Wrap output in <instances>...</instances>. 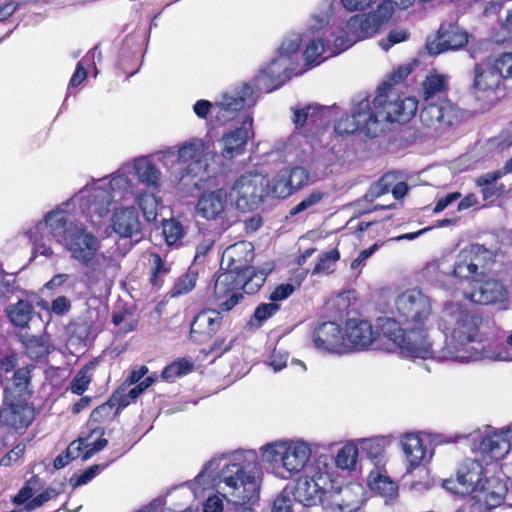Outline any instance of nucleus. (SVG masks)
Instances as JSON below:
<instances>
[{
    "mask_svg": "<svg viewBox=\"0 0 512 512\" xmlns=\"http://www.w3.org/2000/svg\"><path fill=\"white\" fill-rule=\"evenodd\" d=\"M502 80L492 64L478 63L474 66L473 90L480 109L488 110L499 100L497 91Z\"/></svg>",
    "mask_w": 512,
    "mask_h": 512,
    "instance_id": "obj_12",
    "label": "nucleus"
},
{
    "mask_svg": "<svg viewBox=\"0 0 512 512\" xmlns=\"http://www.w3.org/2000/svg\"><path fill=\"white\" fill-rule=\"evenodd\" d=\"M271 269H256L245 267L240 271L227 270L217 274L214 288L213 300L219 303L224 312L232 311L244 299V293L255 294L264 285Z\"/></svg>",
    "mask_w": 512,
    "mask_h": 512,
    "instance_id": "obj_6",
    "label": "nucleus"
},
{
    "mask_svg": "<svg viewBox=\"0 0 512 512\" xmlns=\"http://www.w3.org/2000/svg\"><path fill=\"white\" fill-rule=\"evenodd\" d=\"M178 161L188 163L184 169L182 179L185 176H198L202 169V161L200 160V146L196 143H186L178 150Z\"/></svg>",
    "mask_w": 512,
    "mask_h": 512,
    "instance_id": "obj_33",
    "label": "nucleus"
},
{
    "mask_svg": "<svg viewBox=\"0 0 512 512\" xmlns=\"http://www.w3.org/2000/svg\"><path fill=\"white\" fill-rule=\"evenodd\" d=\"M251 460L237 455L220 471V483L224 484L223 496L235 506H244L259 495V478L261 469L255 453H250Z\"/></svg>",
    "mask_w": 512,
    "mask_h": 512,
    "instance_id": "obj_4",
    "label": "nucleus"
},
{
    "mask_svg": "<svg viewBox=\"0 0 512 512\" xmlns=\"http://www.w3.org/2000/svg\"><path fill=\"white\" fill-rule=\"evenodd\" d=\"M412 66L410 64H404L398 66L388 77L381 86L377 88V93H386L388 90H396L395 86L402 83L411 74Z\"/></svg>",
    "mask_w": 512,
    "mask_h": 512,
    "instance_id": "obj_49",
    "label": "nucleus"
},
{
    "mask_svg": "<svg viewBox=\"0 0 512 512\" xmlns=\"http://www.w3.org/2000/svg\"><path fill=\"white\" fill-rule=\"evenodd\" d=\"M149 264V283L153 289L159 290L164 284V278L170 273L171 266L156 252L150 253Z\"/></svg>",
    "mask_w": 512,
    "mask_h": 512,
    "instance_id": "obj_37",
    "label": "nucleus"
},
{
    "mask_svg": "<svg viewBox=\"0 0 512 512\" xmlns=\"http://www.w3.org/2000/svg\"><path fill=\"white\" fill-rule=\"evenodd\" d=\"M501 80L512 78V53H503L492 64Z\"/></svg>",
    "mask_w": 512,
    "mask_h": 512,
    "instance_id": "obj_60",
    "label": "nucleus"
},
{
    "mask_svg": "<svg viewBox=\"0 0 512 512\" xmlns=\"http://www.w3.org/2000/svg\"><path fill=\"white\" fill-rule=\"evenodd\" d=\"M100 358H93L86 363L82 368L75 374L69 383L68 390L75 395L82 396L89 388L90 383L93 380V374L98 367Z\"/></svg>",
    "mask_w": 512,
    "mask_h": 512,
    "instance_id": "obj_34",
    "label": "nucleus"
},
{
    "mask_svg": "<svg viewBox=\"0 0 512 512\" xmlns=\"http://www.w3.org/2000/svg\"><path fill=\"white\" fill-rule=\"evenodd\" d=\"M478 291L471 293V300L488 305L508 300L509 294L504 284L496 279L482 280Z\"/></svg>",
    "mask_w": 512,
    "mask_h": 512,
    "instance_id": "obj_28",
    "label": "nucleus"
},
{
    "mask_svg": "<svg viewBox=\"0 0 512 512\" xmlns=\"http://www.w3.org/2000/svg\"><path fill=\"white\" fill-rule=\"evenodd\" d=\"M15 399L0 410V423L15 430L27 428L34 419L33 408L27 399Z\"/></svg>",
    "mask_w": 512,
    "mask_h": 512,
    "instance_id": "obj_21",
    "label": "nucleus"
},
{
    "mask_svg": "<svg viewBox=\"0 0 512 512\" xmlns=\"http://www.w3.org/2000/svg\"><path fill=\"white\" fill-rule=\"evenodd\" d=\"M442 323L449 332L443 347L445 358L458 362L482 358L484 345L478 340L480 317L460 305H451L445 309Z\"/></svg>",
    "mask_w": 512,
    "mask_h": 512,
    "instance_id": "obj_2",
    "label": "nucleus"
},
{
    "mask_svg": "<svg viewBox=\"0 0 512 512\" xmlns=\"http://www.w3.org/2000/svg\"><path fill=\"white\" fill-rule=\"evenodd\" d=\"M483 468L478 461L466 459L457 470V481L466 493H476L483 480Z\"/></svg>",
    "mask_w": 512,
    "mask_h": 512,
    "instance_id": "obj_30",
    "label": "nucleus"
},
{
    "mask_svg": "<svg viewBox=\"0 0 512 512\" xmlns=\"http://www.w3.org/2000/svg\"><path fill=\"white\" fill-rule=\"evenodd\" d=\"M138 397L139 396L137 395L134 388H131L128 392H126V388L122 384L111 394V401L115 402L117 405L116 413H119L131 403L135 402Z\"/></svg>",
    "mask_w": 512,
    "mask_h": 512,
    "instance_id": "obj_53",
    "label": "nucleus"
},
{
    "mask_svg": "<svg viewBox=\"0 0 512 512\" xmlns=\"http://www.w3.org/2000/svg\"><path fill=\"white\" fill-rule=\"evenodd\" d=\"M506 492L507 487L502 480L497 477H485L479 485V490L475 494L476 497L487 506L497 507L504 501Z\"/></svg>",
    "mask_w": 512,
    "mask_h": 512,
    "instance_id": "obj_29",
    "label": "nucleus"
},
{
    "mask_svg": "<svg viewBox=\"0 0 512 512\" xmlns=\"http://www.w3.org/2000/svg\"><path fill=\"white\" fill-rule=\"evenodd\" d=\"M374 340L375 333L369 321L357 319L347 320L344 333V344L347 346V353L354 350L366 349Z\"/></svg>",
    "mask_w": 512,
    "mask_h": 512,
    "instance_id": "obj_22",
    "label": "nucleus"
},
{
    "mask_svg": "<svg viewBox=\"0 0 512 512\" xmlns=\"http://www.w3.org/2000/svg\"><path fill=\"white\" fill-rule=\"evenodd\" d=\"M490 261V251L478 243L462 248L453 263L446 259L437 260L434 274L437 282L445 289H456L458 285L479 284L486 276L487 265Z\"/></svg>",
    "mask_w": 512,
    "mask_h": 512,
    "instance_id": "obj_3",
    "label": "nucleus"
},
{
    "mask_svg": "<svg viewBox=\"0 0 512 512\" xmlns=\"http://www.w3.org/2000/svg\"><path fill=\"white\" fill-rule=\"evenodd\" d=\"M502 177L495 171L487 172L476 178L475 184L480 189L483 201L487 205L493 204L499 198L510 194L512 186L507 188L503 183L499 182Z\"/></svg>",
    "mask_w": 512,
    "mask_h": 512,
    "instance_id": "obj_26",
    "label": "nucleus"
},
{
    "mask_svg": "<svg viewBox=\"0 0 512 512\" xmlns=\"http://www.w3.org/2000/svg\"><path fill=\"white\" fill-rule=\"evenodd\" d=\"M371 490L377 491L385 497H393L397 494L398 485L389 476L371 471L368 476Z\"/></svg>",
    "mask_w": 512,
    "mask_h": 512,
    "instance_id": "obj_41",
    "label": "nucleus"
},
{
    "mask_svg": "<svg viewBox=\"0 0 512 512\" xmlns=\"http://www.w3.org/2000/svg\"><path fill=\"white\" fill-rule=\"evenodd\" d=\"M113 229L123 238L138 242L142 238V224L135 207L117 210L113 216Z\"/></svg>",
    "mask_w": 512,
    "mask_h": 512,
    "instance_id": "obj_24",
    "label": "nucleus"
},
{
    "mask_svg": "<svg viewBox=\"0 0 512 512\" xmlns=\"http://www.w3.org/2000/svg\"><path fill=\"white\" fill-rule=\"evenodd\" d=\"M409 38V32L405 29L392 30L386 39L380 41L383 50L388 51L393 45L406 41Z\"/></svg>",
    "mask_w": 512,
    "mask_h": 512,
    "instance_id": "obj_62",
    "label": "nucleus"
},
{
    "mask_svg": "<svg viewBox=\"0 0 512 512\" xmlns=\"http://www.w3.org/2000/svg\"><path fill=\"white\" fill-rule=\"evenodd\" d=\"M197 273L188 271L181 275L174 283L171 293L173 296H179L189 293L196 286Z\"/></svg>",
    "mask_w": 512,
    "mask_h": 512,
    "instance_id": "obj_54",
    "label": "nucleus"
},
{
    "mask_svg": "<svg viewBox=\"0 0 512 512\" xmlns=\"http://www.w3.org/2000/svg\"><path fill=\"white\" fill-rule=\"evenodd\" d=\"M500 28L504 34L496 39L497 42L512 39V7L506 9L505 18L500 21Z\"/></svg>",
    "mask_w": 512,
    "mask_h": 512,
    "instance_id": "obj_64",
    "label": "nucleus"
},
{
    "mask_svg": "<svg viewBox=\"0 0 512 512\" xmlns=\"http://www.w3.org/2000/svg\"><path fill=\"white\" fill-rule=\"evenodd\" d=\"M108 464L99 465L94 464L87 468L81 474H73L70 478V483L73 487H79L90 482L100 471L104 470Z\"/></svg>",
    "mask_w": 512,
    "mask_h": 512,
    "instance_id": "obj_59",
    "label": "nucleus"
},
{
    "mask_svg": "<svg viewBox=\"0 0 512 512\" xmlns=\"http://www.w3.org/2000/svg\"><path fill=\"white\" fill-rule=\"evenodd\" d=\"M117 408V405L114 401H111V396L109 399L92 410L89 422L91 423H104L107 420H111L118 413L114 411V408Z\"/></svg>",
    "mask_w": 512,
    "mask_h": 512,
    "instance_id": "obj_50",
    "label": "nucleus"
},
{
    "mask_svg": "<svg viewBox=\"0 0 512 512\" xmlns=\"http://www.w3.org/2000/svg\"><path fill=\"white\" fill-rule=\"evenodd\" d=\"M272 195L276 198H287L294 193L292 187L288 183V178L284 170L280 171L273 179L271 187Z\"/></svg>",
    "mask_w": 512,
    "mask_h": 512,
    "instance_id": "obj_57",
    "label": "nucleus"
},
{
    "mask_svg": "<svg viewBox=\"0 0 512 512\" xmlns=\"http://www.w3.org/2000/svg\"><path fill=\"white\" fill-rule=\"evenodd\" d=\"M401 444L406 459L409 462V467L415 469L426 456L427 450L423 440L418 434L406 433L401 440Z\"/></svg>",
    "mask_w": 512,
    "mask_h": 512,
    "instance_id": "obj_31",
    "label": "nucleus"
},
{
    "mask_svg": "<svg viewBox=\"0 0 512 512\" xmlns=\"http://www.w3.org/2000/svg\"><path fill=\"white\" fill-rule=\"evenodd\" d=\"M358 458V448L354 444H346L340 448L335 457V464L340 469H355Z\"/></svg>",
    "mask_w": 512,
    "mask_h": 512,
    "instance_id": "obj_46",
    "label": "nucleus"
},
{
    "mask_svg": "<svg viewBox=\"0 0 512 512\" xmlns=\"http://www.w3.org/2000/svg\"><path fill=\"white\" fill-rule=\"evenodd\" d=\"M327 193L320 190L312 191L307 197L295 205L289 212L290 216H295L303 211L311 209L318 205L325 197Z\"/></svg>",
    "mask_w": 512,
    "mask_h": 512,
    "instance_id": "obj_56",
    "label": "nucleus"
},
{
    "mask_svg": "<svg viewBox=\"0 0 512 512\" xmlns=\"http://www.w3.org/2000/svg\"><path fill=\"white\" fill-rule=\"evenodd\" d=\"M104 433V428L95 427L88 437L72 441L66 451L55 458L53 463L54 468L62 469L79 457H81L83 461H86L95 453L103 450L108 444L107 439L103 438Z\"/></svg>",
    "mask_w": 512,
    "mask_h": 512,
    "instance_id": "obj_13",
    "label": "nucleus"
},
{
    "mask_svg": "<svg viewBox=\"0 0 512 512\" xmlns=\"http://www.w3.org/2000/svg\"><path fill=\"white\" fill-rule=\"evenodd\" d=\"M196 209L202 218L208 221H219L224 228L229 226V202L225 189L220 188L203 193L198 199Z\"/></svg>",
    "mask_w": 512,
    "mask_h": 512,
    "instance_id": "obj_16",
    "label": "nucleus"
},
{
    "mask_svg": "<svg viewBox=\"0 0 512 512\" xmlns=\"http://www.w3.org/2000/svg\"><path fill=\"white\" fill-rule=\"evenodd\" d=\"M72 334L81 341L88 340L91 333L93 324L92 321L86 318H78L71 324Z\"/></svg>",
    "mask_w": 512,
    "mask_h": 512,
    "instance_id": "obj_61",
    "label": "nucleus"
},
{
    "mask_svg": "<svg viewBox=\"0 0 512 512\" xmlns=\"http://www.w3.org/2000/svg\"><path fill=\"white\" fill-rule=\"evenodd\" d=\"M25 354L32 360H40L50 353V345L43 336H22Z\"/></svg>",
    "mask_w": 512,
    "mask_h": 512,
    "instance_id": "obj_39",
    "label": "nucleus"
},
{
    "mask_svg": "<svg viewBox=\"0 0 512 512\" xmlns=\"http://www.w3.org/2000/svg\"><path fill=\"white\" fill-rule=\"evenodd\" d=\"M376 103L382 108L384 122L407 123L415 116L419 102L415 97L400 95L397 90L376 94Z\"/></svg>",
    "mask_w": 512,
    "mask_h": 512,
    "instance_id": "obj_11",
    "label": "nucleus"
},
{
    "mask_svg": "<svg viewBox=\"0 0 512 512\" xmlns=\"http://www.w3.org/2000/svg\"><path fill=\"white\" fill-rule=\"evenodd\" d=\"M31 371L28 366L14 371L11 383L5 388L6 397L28 399L31 396L29 386L31 383Z\"/></svg>",
    "mask_w": 512,
    "mask_h": 512,
    "instance_id": "obj_32",
    "label": "nucleus"
},
{
    "mask_svg": "<svg viewBox=\"0 0 512 512\" xmlns=\"http://www.w3.org/2000/svg\"><path fill=\"white\" fill-rule=\"evenodd\" d=\"M314 347L323 352L345 354L347 346L344 344V333L340 325L335 322H323L312 333Z\"/></svg>",
    "mask_w": 512,
    "mask_h": 512,
    "instance_id": "obj_19",
    "label": "nucleus"
},
{
    "mask_svg": "<svg viewBox=\"0 0 512 512\" xmlns=\"http://www.w3.org/2000/svg\"><path fill=\"white\" fill-rule=\"evenodd\" d=\"M289 70L287 61L277 57L273 59L256 77L257 85L267 92L279 88L284 83L283 75Z\"/></svg>",
    "mask_w": 512,
    "mask_h": 512,
    "instance_id": "obj_27",
    "label": "nucleus"
},
{
    "mask_svg": "<svg viewBox=\"0 0 512 512\" xmlns=\"http://www.w3.org/2000/svg\"><path fill=\"white\" fill-rule=\"evenodd\" d=\"M395 309L397 319H386L380 326L381 333L403 354L427 358L431 353L425 329L432 313L429 298L420 290H407L396 298Z\"/></svg>",
    "mask_w": 512,
    "mask_h": 512,
    "instance_id": "obj_1",
    "label": "nucleus"
},
{
    "mask_svg": "<svg viewBox=\"0 0 512 512\" xmlns=\"http://www.w3.org/2000/svg\"><path fill=\"white\" fill-rule=\"evenodd\" d=\"M135 174L141 183L157 189L160 186V171L147 159H139L134 164Z\"/></svg>",
    "mask_w": 512,
    "mask_h": 512,
    "instance_id": "obj_38",
    "label": "nucleus"
},
{
    "mask_svg": "<svg viewBox=\"0 0 512 512\" xmlns=\"http://www.w3.org/2000/svg\"><path fill=\"white\" fill-rule=\"evenodd\" d=\"M253 88L248 83H242L222 94L220 100L214 102V112L211 123L213 127L233 124L241 125L244 117H251L244 108L253 96Z\"/></svg>",
    "mask_w": 512,
    "mask_h": 512,
    "instance_id": "obj_9",
    "label": "nucleus"
},
{
    "mask_svg": "<svg viewBox=\"0 0 512 512\" xmlns=\"http://www.w3.org/2000/svg\"><path fill=\"white\" fill-rule=\"evenodd\" d=\"M286 441L268 443L262 448V459L274 466L281 465L286 454Z\"/></svg>",
    "mask_w": 512,
    "mask_h": 512,
    "instance_id": "obj_48",
    "label": "nucleus"
},
{
    "mask_svg": "<svg viewBox=\"0 0 512 512\" xmlns=\"http://www.w3.org/2000/svg\"><path fill=\"white\" fill-rule=\"evenodd\" d=\"M449 90L448 78L438 73L428 74L422 82L421 97L423 108L420 111V121L423 126L438 130H446L458 124L463 116L462 110L447 98L438 103L431 100Z\"/></svg>",
    "mask_w": 512,
    "mask_h": 512,
    "instance_id": "obj_5",
    "label": "nucleus"
},
{
    "mask_svg": "<svg viewBox=\"0 0 512 512\" xmlns=\"http://www.w3.org/2000/svg\"><path fill=\"white\" fill-rule=\"evenodd\" d=\"M339 259L340 252L337 248L321 253L312 269V275L333 273Z\"/></svg>",
    "mask_w": 512,
    "mask_h": 512,
    "instance_id": "obj_44",
    "label": "nucleus"
},
{
    "mask_svg": "<svg viewBox=\"0 0 512 512\" xmlns=\"http://www.w3.org/2000/svg\"><path fill=\"white\" fill-rule=\"evenodd\" d=\"M329 475L319 466L307 467L303 475L295 480L294 500L301 503L307 512H347L349 505L339 499L340 495L328 493Z\"/></svg>",
    "mask_w": 512,
    "mask_h": 512,
    "instance_id": "obj_7",
    "label": "nucleus"
},
{
    "mask_svg": "<svg viewBox=\"0 0 512 512\" xmlns=\"http://www.w3.org/2000/svg\"><path fill=\"white\" fill-rule=\"evenodd\" d=\"M301 38L300 36H294L290 38H285L280 47H279V56L285 61H291L293 56L297 55L298 51L301 47Z\"/></svg>",
    "mask_w": 512,
    "mask_h": 512,
    "instance_id": "obj_58",
    "label": "nucleus"
},
{
    "mask_svg": "<svg viewBox=\"0 0 512 512\" xmlns=\"http://www.w3.org/2000/svg\"><path fill=\"white\" fill-rule=\"evenodd\" d=\"M63 243L72 257L84 265L93 259L98 250L97 238L88 233L84 227L75 226V229L68 232Z\"/></svg>",
    "mask_w": 512,
    "mask_h": 512,
    "instance_id": "obj_18",
    "label": "nucleus"
},
{
    "mask_svg": "<svg viewBox=\"0 0 512 512\" xmlns=\"http://www.w3.org/2000/svg\"><path fill=\"white\" fill-rule=\"evenodd\" d=\"M352 112L366 137L375 138L382 131L384 118L380 115L382 108L376 103V97L372 102L368 97L363 98L354 105Z\"/></svg>",
    "mask_w": 512,
    "mask_h": 512,
    "instance_id": "obj_17",
    "label": "nucleus"
},
{
    "mask_svg": "<svg viewBox=\"0 0 512 512\" xmlns=\"http://www.w3.org/2000/svg\"><path fill=\"white\" fill-rule=\"evenodd\" d=\"M510 433V428L487 433L479 441L477 449L492 460H501L511 449V441L508 437Z\"/></svg>",
    "mask_w": 512,
    "mask_h": 512,
    "instance_id": "obj_25",
    "label": "nucleus"
},
{
    "mask_svg": "<svg viewBox=\"0 0 512 512\" xmlns=\"http://www.w3.org/2000/svg\"><path fill=\"white\" fill-rule=\"evenodd\" d=\"M325 33L314 37L307 44L303 56L307 65L313 67L322 63L329 55V45L324 40Z\"/></svg>",
    "mask_w": 512,
    "mask_h": 512,
    "instance_id": "obj_36",
    "label": "nucleus"
},
{
    "mask_svg": "<svg viewBox=\"0 0 512 512\" xmlns=\"http://www.w3.org/2000/svg\"><path fill=\"white\" fill-rule=\"evenodd\" d=\"M236 342V338L227 339L226 337H216L207 349H202L200 353L205 357H211V362L222 357L229 352Z\"/></svg>",
    "mask_w": 512,
    "mask_h": 512,
    "instance_id": "obj_47",
    "label": "nucleus"
},
{
    "mask_svg": "<svg viewBox=\"0 0 512 512\" xmlns=\"http://www.w3.org/2000/svg\"><path fill=\"white\" fill-rule=\"evenodd\" d=\"M387 441L385 437H376L371 439H364L361 442V449L377 467H379L384 460V453Z\"/></svg>",
    "mask_w": 512,
    "mask_h": 512,
    "instance_id": "obj_42",
    "label": "nucleus"
},
{
    "mask_svg": "<svg viewBox=\"0 0 512 512\" xmlns=\"http://www.w3.org/2000/svg\"><path fill=\"white\" fill-rule=\"evenodd\" d=\"M253 137V118L244 117L240 126L225 132L219 139V155L226 161H233L245 153L247 143Z\"/></svg>",
    "mask_w": 512,
    "mask_h": 512,
    "instance_id": "obj_14",
    "label": "nucleus"
},
{
    "mask_svg": "<svg viewBox=\"0 0 512 512\" xmlns=\"http://www.w3.org/2000/svg\"><path fill=\"white\" fill-rule=\"evenodd\" d=\"M112 323L119 327V333L127 334L136 329L138 320L128 311L122 310L113 313Z\"/></svg>",
    "mask_w": 512,
    "mask_h": 512,
    "instance_id": "obj_52",
    "label": "nucleus"
},
{
    "mask_svg": "<svg viewBox=\"0 0 512 512\" xmlns=\"http://www.w3.org/2000/svg\"><path fill=\"white\" fill-rule=\"evenodd\" d=\"M34 307L25 300H19L7 310L8 318L14 326L24 328L32 319Z\"/></svg>",
    "mask_w": 512,
    "mask_h": 512,
    "instance_id": "obj_40",
    "label": "nucleus"
},
{
    "mask_svg": "<svg viewBox=\"0 0 512 512\" xmlns=\"http://www.w3.org/2000/svg\"><path fill=\"white\" fill-rule=\"evenodd\" d=\"M162 234L168 246H179L185 236V230L178 220H164L162 223Z\"/></svg>",
    "mask_w": 512,
    "mask_h": 512,
    "instance_id": "obj_45",
    "label": "nucleus"
},
{
    "mask_svg": "<svg viewBox=\"0 0 512 512\" xmlns=\"http://www.w3.org/2000/svg\"><path fill=\"white\" fill-rule=\"evenodd\" d=\"M218 309L206 308L199 311L190 324L189 339L196 344H204L212 340L223 325V314Z\"/></svg>",
    "mask_w": 512,
    "mask_h": 512,
    "instance_id": "obj_15",
    "label": "nucleus"
},
{
    "mask_svg": "<svg viewBox=\"0 0 512 512\" xmlns=\"http://www.w3.org/2000/svg\"><path fill=\"white\" fill-rule=\"evenodd\" d=\"M45 224L50 233L58 242H63L68 232L75 229L76 225L68 224V219L63 211H50L45 216Z\"/></svg>",
    "mask_w": 512,
    "mask_h": 512,
    "instance_id": "obj_35",
    "label": "nucleus"
},
{
    "mask_svg": "<svg viewBox=\"0 0 512 512\" xmlns=\"http://www.w3.org/2000/svg\"><path fill=\"white\" fill-rule=\"evenodd\" d=\"M269 194V180L259 172H247L232 185L230 196L242 211H252L259 207Z\"/></svg>",
    "mask_w": 512,
    "mask_h": 512,
    "instance_id": "obj_10",
    "label": "nucleus"
},
{
    "mask_svg": "<svg viewBox=\"0 0 512 512\" xmlns=\"http://www.w3.org/2000/svg\"><path fill=\"white\" fill-rule=\"evenodd\" d=\"M336 134L340 136H349L355 133H362L361 126L356 122V118L351 114L341 116L334 125Z\"/></svg>",
    "mask_w": 512,
    "mask_h": 512,
    "instance_id": "obj_51",
    "label": "nucleus"
},
{
    "mask_svg": "<svg viewBox=\"0 0 512 512\" xmlns=\"http://www.w3.org/2000/svg\"><path fill=\"white\" fill-rule=\"evenodd\" d=\"M468 38V33L457 25H441L436 37L428 41L426 47L430 55L436 56L448 50H459L465 47Z\"/></svg>",
    "mask_w": 512,
    "mask_h": 512,
    "instance_id": "obj_20",
    "label": "nucleus"
},
{
    "mask_svg": "<svg viewBox=\"0 0 512 512\" xmlns=\"http://www.w3.org/2000/svg\"><path fill=\"white\" fill-rule=\"evenodd\" d=\"M18 364V356L15 352L10 351L0 357V372L4 374L11 373L15 370Z\"/></svg>",
    "mask_w": 512,
    "mask_h": 512,
    "instance_id": "obj_63",
    "label": "nucleus"
},
{
    "mask_svg": "<svg viewBox=\"0 0 512 512\" xmlns=\"http://www.w3.org/2000/svg\"><path fill=\"white\" fill-rule=\"evenodd\" d=\"M285 451L281 466L287 475L282 473V477L288 478L302 470L305 471L311 457L310 446L303 441H290L287 442Z\"/></svg>",
    "mask_w": 512,
    "mask_h": 512,
    "instance_id": "obj_23",
    "label": "nucleus"
},
{
    "mask_svg": "<svg viewBox=\"0 0 512 512\" xmlns=\"http://www.w3.org/2000/svg\"><path fill=\"white\" fill-rule=\"evenodd\" d=\"M279 310L280 304L278 303H261L255 308L254 313L247 322V325L250 328L259 329L268 319L273 317Z\"/></svg>",
    "mask_w": 512,
    "mask_h": 512,
    "instance_id": "obj_43",
    "label": "nucleus"
},
{
    "mask_svg": "<svg viewBox=\"0 0 512 512\" xmlns=\"http://www.w3.org/2000/svg\"><path fill=\"white\" fill-rule=\"evenodd\" d=\"M393 15V7L390 1H384L377 8L368 14H357L352 16L346 24L347 39L337 36L334 44L329 45V55L332 57L350 48L355 42L373 36L381 26L388 23Z\"/></svg>",
    "mask_w": 512,
    "mask_h": 512,
    "instance_id": "obj_8",
    "label": "nucleus"
},
{
    "mask_svg": "<svg viewBox=\"0 0 512 512\" xmlns=\"http://www.w3.org/2000/svg\"><path fill=\"white\" fill-rule=\"evenodd\" d=\"M293 191L301 189L309 180V174L303 167L295 166L284 170Z\"/></svg>",
    "mask_w": 512,
    "mask_h": 512,
    "instance_id": "obj_55",
    "label": "nucleus"
}]
</instances>
